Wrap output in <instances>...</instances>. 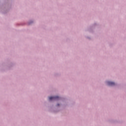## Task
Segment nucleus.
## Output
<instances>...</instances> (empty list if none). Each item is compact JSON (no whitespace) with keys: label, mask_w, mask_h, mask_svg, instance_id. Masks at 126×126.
<instances>
[{"label":"nucleus","mask_w":126,"mask_h":126,"mask_svg":"<svg viewBox=\"0 0 126 126\" xmlns=\"http://www.w3.org/2000/svg\"><path fill=\"white\" fill-rule=\"evenodd\" d=\"M57 106H60V104H57Z\"/></svg>","instance_id":"nucleus-3"},{"label":"nucleus","mask_w":126,"mask_h":126,"mask_svg":"<svg viewBox=\"0 0 126 126\" xmlns=\"http://www.w3.org/2000/svg\"><path fill=\"white\" fill-rule=\"evenodd\" d=\"M49 99L50 100V101L52 100H59V99H60V97L56 96H50L49 97Z\"/></svg>","instance_id":"nucleus-1"},{"label":"nucleus","mask_w":126,"mask_h":126,"mask_svg":"<svg viewBox=\"0 0 126 126\" xmlns=\"http://www.w3.org/2000/svg\"><path fill=\"white\" fill-rule=\"evenodd\" d=\"M107 84L110 86H114L115 85V83L113 82L108 81L107 82Z\"/></svg>","instance_id":"nucleus-2"}]
</instances>
